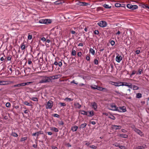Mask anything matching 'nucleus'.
<instances>
[{
  "instance_id": "obj_1",
  "label": "nucleus",
  "mask_w": 149,
  "mask_h": 149,
  "mask_svg": "<svg viewBox=\"0 0 149 149\" xmlns=\"http://www.w3.org/2000/svg\"><path fill=\"white\" fill-rule=\"evenodd\" d=\"M42 79L39 81V83H49L52 82L50 77L43 76Z\"/></svg>"
},
{
  "instance_id": "obj_2",
  "label": "nucleus",
  "mask_w": 149,
  "mask_h": 149,
  "mask_svg": "<svg viewBox=\"0 0 149 149\" xmlns=\"http://www.w3.org/2000/svg\"><path fill=\"white\" fill-rule=\"evenodd\" d=\"M110 106L112 108L111 109L108 108V109L110 110L113 111H117L119 112H122L121 110H120L119 109H118V107L116 106L114 103H113L111 104Z\"/></svg>"
},
{
  "instance_id": "obj_3",
  "label": "nucleus",
  "mask_w": 149,
  "mask_h": 149,
  "mask_svg": "<svg viewBox=\"0 0 149 149\" xmlns=\"http://www.w3.org/2000/svg\"><path fill=\"white\" fill-rule=\"evenodd\" d=\"M39 22L41 24H48L52 22V21L50 19H40L39 20Z\"/></svg>"
},
{
  "instance_id": "obj_4",
  "label": "nucleus",
  "mask_w": 149,
  "mask_h": 149,
  "mask_svg": "<svg viewBox=\"0 0 149 149\" xmlns=\"http://www.w3.org/2000/svg\"><path fill=\"white\" fill-rule=\"evenodd\" d=\"M98 25L101 27H105L107 25V22L104 21H101L99 22L97 24Z\"/></svg>"
},
{
  "instance_id": "obj_5",
  "label": "nucleus",
  "mask_w": 149,
  "mask_h": 149,
  "mask_svg": "<svg viewBox=\"0 0 149 149\" xmlns=\"http://www.w3.org/2000/svg\"><path fill=\"white\" fill-rule=\"evenodd\" d=\"M76 4L78 5L79 6H87L89 4L88 3L84 2H80L79 1H76Z\"/></svg>"
},
{
  "instance_id": "obj_6",
  "label": "nucleus",
  "mask_w": 149,
  "mask_h": 149,
  "mask_svg": "<svg viewBox=\"0 0 149 149\" xmlns=\"http://www.w3.org/2000/svg\"><path fill=\"white\" fill-rule=\"evenodd\" d=\"M53 102L51 100H49L47 103V107L46 108L51 109L53 106Z\"/></svg>"
},
{
  "instance_id": "obj_7",
  "label": "nucleus",
  "mask_w": 149,
  "mask_h": 149,
  "mask_svg": "<svg viewBox=\"0 0 149 149\" xmlns=\"http://www.w3.org/2000/svg\"><path fill=\"white\" fill-rule=\"evenodd\" d=\"M112 129H115L116 130H119L122 127L120 125H112L111 127Z\"/></svg>"
},
{
  "instance_id": "obj_8",
  "label": "nucleus",
  "mask_w": 149,
  "mask_h": 149,
  "mask_svg": "<svg viewBox=\"0 0 149 149\" xmlns=\"http://www.w3.org/2000/svg\"><path fill=\"white\" fill-rule=\"evenodd\" d=\"M43 132L42 131H40L38 132H36L35 133H33L32 134V135L33 136H35L36 135L38 136H39V134H43Z\"/></svg>"
},
{
  "instance_id": "obj_9",
  "label": "nucleus",
  "mask_w": 149,
  "mask_h": 149,
  "mask_svg": "<svg viewBox=\"0 0 149 149\" xmlns=\"http://www.w3.org/2000/svg\"><path fill=\"white\" fill-rule=\"evenodd\" d=\"M122 57L118 54L116 57V61L118 63H119L120 61L122 60Z\"/></svg>"
},
{
  "instance_id": "obj_10",
  "label": "nucleus",
  "mask_w": 149,
  "mask_h": 149,
  "mask_svg": "<svg viewBox=\"0 0 149 149\" xmlns=\"http://www.w3.org/2000/svg\"><path fill=\"white\" fill-rule=\"evenodd\" d=\"M134 131L140 136H142L143 135V132L139 130L136 128Z\"/></svg>"
},
{
  "instance_id": "obj_11",
  "label": "nucleus",
  "mask_w": 149,
  "mask_h": 149,
  "mask_svg": "<svg viewBox=\"0 0 149 149\" xmlns=\"http://www.w3.org/2000/svg\"><path fill=\"white\" fill-rule=\"evenodd\" d=\"M51 81H52V79H57L59 78L60 76L59 75H55L50 76Z\"/></svg>"
},
{
  "instance_id": "obj_12",
  "label": "nucleus",
  "mask_w": 149,
  "mask_h": 149,
  "mask_svg": "<svg viewBox=\"0 0 149 149\" xmlns=\"http://www.w3.org/2000/svg\"><path fill=\"white\" fill-rule=\"evenodd\" d=\"M91 105L92 106V107L95 110L97 108V103L95 102H94L93 103H91Z\"/></svg>"
},
{
  "instance_id": "obj_13",
  "label": "nucleus",
  "mask_w": 149,
  "mask_h": 149,
  "mask_svg": "<svg viewBox=\"0 0 149 149\" xmlns=\"http://www.w3.org/2000/svg\"><path fill=\"white\" fill-rule=\"evenodd\" d=\"M123 82L121 81H118L115 82V83L113 85L116 86H122L121 85H118V84H123Z\"/></svg>"
},
{
  "instance_id": "obj_14",
  "label": "nucleus",
  "mask_w": 149,
  "mask_h": 149,
  "mask_svg": "<svg viewBox=\"0 0 149 149\" xmlns=\"http://www.w3.org/2000/svg\"><path fill=\"white\" fill-rule=\"evenodd\" d=\"M119 108L120 110H122V111H122L121 112H124L127 111L126 107L125 106L120 107Z\"/></svg>"
},
{
  "instance_id": "obj_15",
  "label": "nucleus",
  "mask_w": 149,
  "mask_h": 149,
  "mask_svg": "<svg viewBox=\"0 0 149 149\" xmlns=\"http://www.w3.org/2000/svg\"><path fill=\"white\" fill-rule=\"evenodd\" d=\"M64 1L63 0H58L54 2L55 4L58 5L64 3Z\"/></svg>"
},
{
  "instance_id": "obj_16",
  "label": "nucleus",
  "mask_w": 149,
  "mask_h": 149,
  "mask_svg": "<svg viewBox=\"0 0 149 149\" xmlns=\"http://www.w3.org/2000/svg\"><path fill=\"white\" fill-rule=\"evenodd\" d=\"M74 106L76 108H77L79 109L81 107V105H80L79 103L77 102V103H74Z\"/></svg>"
},
{
  "instance_id": "obj_17",
  "label": "nucleus",
  "mask_w": 149,
  "mask_h": 149,
  "mask_svg": "<svg viewBox=\"0 0 149 149\" xmlns=\"http://www.w3.org/2000/svg\"><path fill=\"white\" fill-rule=\"evenodd\" d=\"M118 136L120 137L124 138H126L128 137V135L127 134H120Z\"/></svg>"
},
{
  "instance_id": "obj_18",
  "label": "nucleus",
  "mask_w": 149,
  "mask_h": 149,
  "mask_svg": "<svg viewBox=\"0 0 149 149\" xmlns=\"http://www.w3.org/2000/svg\"><path fill=\"white\" fill-rule=\"evenodd\" d=\"M138 72V74H140L142 73H143V68L142 67H140L139 68Z\"/></svg>"
},
{
  "instance_id": "obj_19",
  "label": "nucleus",
  "mask_w": 149,
  "mask_h": 149,
  "mask_svg": "<svg viewBox=\"0 0 149 149\" xmlns=\"http://www.w3.org/2000/svg\"><path fill=\"white\" fill-rule=\"evenodd\" d=\"M77 129L78 127L77 126L75 125L72 127L71 130H72L73 132L76 131H77Z\"/></svg>"
},
{
  "instance_id": "obj_20",
  "label": "nucleus",
  "mask_w": 149,
  "mask_h": 149,
  "mask_svg": "<svg viewBox=\"0 0 149 149\" xmlns=\"http://www.w3.org/2000/svg\"><path fill=\"white\" fill-rule=\"evenodd\" d=\"M89 113V114H88V116L89 117H92L94 115L93 111H88Z\"/></svg>"
},
{
  "instance_id": "obj_21",
  "label": "nucleus",
  "mask_w": 149,
  "mask_h": 149,
  "mask_svg": "<svg viewBox=\"0 0 149 149\" xmlns=\"http://www.w3.org/2000/svg\"><path fill=\"white\" fill-rule=\"evenodd\" d=\"M11 135L15 137H17L18 136V135L17 133L13 132H11Z\"/></svg>"
},
{
  "instance_id": "obj_22",
  "label": "nucleus",
  "mask_w": 149,
  "mask_h": 149,
  "mask_svg": "<svg viewBox=\"0 0 149 149\" xmlns=\"http://www.w3.org/2000/svg\"><path fill=\"white\" fill-rule=\"evenodd\" d=\"M89 52L91 53L92 55H94L95 54V51L93 49L91 48L89 49Z\"/></svg>"
},
{
  "instance_id": "obj_23",
  "label": "nucleus",
  "mask_w": 149,
  "mask_h": 149,
  "mask_svg": "<svg viewBox=\"0 0 149 149\" xmlns=\"http://www.w3.org/2000/svg\"><path fill=\"white\" fill-rule=\"evenodd\" d=\"M29 99L33 101H38V99L37 97H29Z\"/></svg>"
},
{
  "instance_id": "obj_24",
  "label": "nucleus",
  "mask_w": 149,
  "mask_h": 149,
  "mask_svg": "<svg viewBox=\"0 0 149 149\" xmlns=\"http://www.w3.org/2000/svg\"><path fill=\"white\" fill-rule=\"evenodd\" d=\"M142 94L140 93H139L136 94V97L137 98H140L141 97Z\"/></svg>"
},
{
  "instance_id": "obj_25",
  "label": "nucleus",
  "mask_w": 149,
  "mask_h": 149,
  "mask_svg": "<svg viewBox=\"0 0 149 149\" xmlns=\"http://www.w3.org/2000/svg\"><path fill=\"white\" fill-rule=\"evenodd\" d=\"M7 82L6 81H0V85H5L6 84V83Z\"/></svg>"
},
{
  "instance_id": "obj_26",
  "label": "nucleus",
  "mask_w": 149,
  "mask_h": 149,
  "mask_svg": "<svg viewBox=\"0 0 149 149\" xmlns=\"http://www.w3.org/2000/svg\"><path fill=\"white\" fill-rule=\"evenodd\" d=\"M86 125L87 124L86 123L82 124L80 125V128H84L86 127Z\"/></svg>"
},
{
  "instance_id": "obj_27",
  "label": "nucleus",
  "mask_w": 149,
  "mask_h": 149,
  "mask_svg": "<svg viewBox=\"0 0 149 149\" xmlns=\"http://www.w3.org/2000/svg\"><path fill=\"white\" fill-rule=\"evenodd\" d=\"M76 51L73 50V49H72L71 53V55L73 56H74L76 55Z\"/></svg>"
},
{
  "instance_id": "obj_28",
  "label": "nucleus",
  "mask_w": 149,
  "mask_h": 149,
  "mask_svg": "<svg viewBox=\"0 0 149 149\" xmlns=\"http://www.w3.org/2000/svg\"><path fill=\"white\" fill-rule=\"evenodd\" d=\"M23 103L27 106H32V104H31L29 103L27 101H26L23 102Z\"/></svg>"
},
{
  "instance_id": "obj_29",
  "label": "nucleus",
  "mask_w": 149,
  "mask_h": 149,
  "mask_svg": "<svg viewBox=\"0 0 149 149\" xmlns=\"http://www.w3.org/2000/svg\"><path fill=\"white\" fill-rule=\"evenodd\" d=\"M138 8V6L136 5H132V8H131V9L132 10L136 9H137Z\"/></svg>"
},
{
  "instance_id": "obj_30",
  "label": "nucleus",
  "mask_w": 149,
  "mask_h": 149,
  "mask_svg": "<svg viewBox=\"0 0 149 149\" xmlns=\"http://www.w3.org/2000/svg\"><path fill=\"white\" fill-rule=\"evenodd\" d=\"M51 129L55 132H57L58 131V130L57 128L55 127H52V129Z\"/></svg>"
},
{
  "instance_id": "obj_31",
  "label": "nucleus",
  "mask_w": 149,
  "mask_h": 149,
  "mask_svg": "<svg viewBox=\"0 0 149 149\" xmlns=\"http://www.w3.org/2000/svg\"><path fill=\"white\" fill-rule=\"evenodd\" d=\"M103 7L106 8H111V6H109L108 5L104 4L103 6Z\"/></svg>"
},
{
  "instance_id": "obj_32",
  "label": "nucleus",
  "mask_w": 149,
  "mask_h": 149,
  "mask_svg": "<svg viewBox=\"0 0 149 149\" xmlns=\"http://www.w3.org/2000/svg\"><path fill=\"white\" fill-rule=\"evenodd\" d=\"M58 62L57 61H55V62L52 65V70H53V69L54 65H58Z\"/></svg>"
},
{
  "instance_id": "obj_33",
  "label": "nucleus",
  "mask_w": 149,
  "mask_h": 149,
  "mask_svg": "<svg viewBox=\"0 0 149 149\" xmlns=\"http://www.w3.org/2000/svg\"><path fill=\"white\" fill-rule=\"evenodd\" d=\"M27 139V137H25L23 138H22L20 139V141L21 142L25 141Z\"/></svg>"
},
{
  "instance_id": "obj_34",
  "label": "nucleus",
  "mask_w": 149,
  "mask_h": 149,
  "mask_svg": "<svg viewBox=\"0 0 149 149\" xmlns=\"http://www.w3.org/2000/svg\"><path fill=\"white\" fill-rule=\"evenodd\" d=\"M82 111L83 112L81 113V114L86 115L88 116V112H87V111Z\"/></svg>"
},
{
  "instance_id": "obj_35",
  "label": "nucleus",
  "mask_w": 149,
  "mask_h": 149,
  "mask_svg": "<svg viewBox=\"0 0 149 149\" xmlns=\"http://www.w3.org/2000/svg\"><path fill=\"white\" fill-rule=\"evenodd\" d=\"M132 88L134 90H137L139 89V87L135 85H133L132 86Z\"/></svg>"
},
{
  "instance_id": "obj_36",
  "label": "nucleus",
  "mask_w": 149,
  "mask_h": 149,
  "mask_svg": "<svg viewBox=\"0 0 149 149\" xmlns=\"http://www.w3.org/2000/svg\"><path fill=\"white\" fill-rule=\"evenodd\" d=\"M21 47V49L22 50H24L25 49V46L24 44V43H23L22 44Z\"/></svg>"
},
{
  "instance_id": "obj_37",
  "label": "nucleus",
  "mask_w": 149,
  "mask_h": 149,
  "mask_svg": "<svg viewBox=\"0 0 149 149\" xmlns=\"http://www.w3.org/2000/svg\"><path fill=\"white\" fill-rule=\"evenodd\" d=\"M132 5L131 4H128L127 5V8L131 9L132 8Z\"/></svg>"
},
{
  "instance_id": "obj_38",
  "label": "nucleus",
  "mask_w": 149,
  "mask_h": 149,
  "mask_svg": "<svg viewBox=\"0 0 149 149\" xmlns=\"http://www.w3.org/2000/svg\"><path fill=\"white\" fill-rule=\"evenodd\" d=\"M97 89H96L98 90L99 91H102V90H103V88L102 87L97 86Z\"/></svg>"
},
{
  "instance_id": "obj_39",
  "label": "nucleus",
  "mask_w": 149,
  "mask_h": 149,
  "mask_svg": "<svg viewBox=\"0 0 149 149\" xmlns=\"http://www.w3.org/2000/svg\"><path fill=\"white\" fill-rule=\"evenodd\" d=\"M121 85L122 86H127L131 88H132V86L131 85H128V84H121Z\"/></svg>"
},
{
  "instance_id": "obj_40",
  "label": "nucleus",
  "mask_w": 149,
  "mask_h": 149,
  "mask_svg": "<svg viewBox=\"0 0 149 149\" xmlns=\"http://www.w3.org/2000/svg\"><path fill=\"white\" fill-rule=\"evenodd\" d=\"M6 58H4L3 57H2L0 58V60L2 61L5 62L6 61Z\"/></svg>"
},
{
  "instance_id": "obj_41",
  "label": "nucleus",
  "mask_w": 149,
  "mask_h": 149,
  "mask_svg": "<svg viewBox=\"0 0 149 149\" xmlns=\"http://www.w3.org/2000/svg\"><path fill=\"white\" fill-rule=\"evenodd\" d=\"M6 106L7 107H10L11 106V104L10 103L7 102L6 104Z\"/></svg>"
},
{
  "instance_id": "obj_42",
  "label": "nucleus",
  "mask_w": 149,
  "mask_h": 149,
  "mask_svg": "<svg viewBox=\"0 0 149 149\" xmlns=\"http://www.w3.org/2000/svg\"><path fill=\"white\" fill-rule=\"evenodd\" d=\"M131 127L132 129L133 130H134V131H135V130L136 129V128L135 127V126L134 125H132L131 126Z\"/></svg>"
},
{
  "instance_id": "obj_43",
  "label": "nucleus",
  "mask_w": 149,
  "mask_h": 149,
  "mask_svg": "<svg viewBox=\"0 0 149 149\" xmlns=\"http://www.w3.org/2000/svg\"><path fill=\"white\" fill-rule=\"evenodd\" d=\"M94 63L95 64L97 65L98 63V61L97 59H95L94 61Z\"/></svg>"
},
{
  "instance_id": "obj_44",
  "label": "nucleus",
  "mask_w": 149,
  "mask_h": 149,
  "mask_svg": "<svg viewBox=\"0 0 149 149\" xmlns=\"http://www.w3.org/2000/svg\"><path fill=\"white\" fill-rule=\"evenodd\" d=\"M121 4L119 3H116L115 4V6L116 7H120Z\"/></svg>"
},
{
  "instance_id": "obj_45",
  "label": "nucleus",
  "mask_w": 149,
  "mask_h": 149,
  "mask_svg": "<svg viewBox=\"0 0 149 149\" xmlns=\"http://www.w3.org/2000/svg\"><path fill=\"white\" fill-rule=\"evenodd\" d=\"M97 86L95 85L94 86H91V87L92 89L95 90L97 89Z\"/></svg>"
},
{
  "instance_id": "obj_46",
  "label": "nucleus",
  "mask_w": 149,
  "mask_h": 149,
  "mask_svg": "<svg viewBox=\"0 0 149 149\" xmlns=\"http://www.w3.org/2000/svg\"><path fill=\"white\" fill-rule=\"evenodd\" d=\"M20 87L19 84L13 86H12L11 87L12 88H13L16 87Z\"/></svg>"
},
{
  "instance_id": "obj_47",
  "label": "nucleus",
  "mask_w": 149,
  "mask_h": 149,
  "mask_svg": "<svg viewBox=\"0 0 149 149\" xmlns=\"http://www.w3.org/2000/svg\"><path fill=\"white\" fill-rule=\"evenodd\" d=\"M58 65L59 67L61 68L62 65V62L61 61L58 62Z\"/></svg>"
},
{
  "instance_id": "obj_48",
  "label": "nucleus",
  "mask_w": 149,
  "mask_h": 149,
  "mask_svg": "<svg viewBox=\"0 0 149 149\" xmlns=\"http://www.w3.org/2000/svg\"><path fill=\"white\" fill-rule=\"evenodd\" d=\"M115 92L117 93L118 95H123V93H122L121 94V93L119 92V91H115Z\"/></svg>"
},
{
  "instance_id": "obj_49",
  "label": "nucleus",
  "mask_w": 149,
  "mask_h": 149,
  "mask_svg": "<svg viewBox=\"0 0 149 149\" xmlns=\"http://www.w3.org/2000/svg\"><path fill=\"white\" fill-rule=\"evenodd\" d=\"M65 100L68 101H72L73 100L72 99L68 98H66Z\"/></svg>"
},
{
  "instance_id": "obj_50",
  "label": "nucleus",
  "mask_w": 149,
  "mask_h": 149,
  "mask_svg": "<svg viewBox=\"0 0 149 149\" xmlns=\"http://www.w3.org/2000/svg\"><path fill=\"white\" fill-rule=\"evenodd\" d=\"M59 104H60L61 106H66V104L64 103L60 102Z\"/></svg>"
},
{
  "instance_id": "obj_51",
  "label": "nucleus",
  "mask_w": 149,
  "mask_h": 149,
  "mask_svg": "<svg viewBox=\"0 0 149 149\" xmlns=\"http://www.w3.org/2000/svg\"><path fill=\"white\" fill-rule=\"evenodd\" d=\"M59 124L60 125H63L64 124V123L63 121H59L58 122Z\"/></svg>"
},
{
  "instance_id": "obj_52",
  "label": "nucleus",
  "mask_w": 149,
  "mask_h": 149,
  "mask_svg": "<svg viewBox=\"0 0 149 149\" xmlns=\"http://www.w3.org/2000/svg\"><path fill=\"white\" fill-rule=\"evenodd\" d=\"M119 148L121 149H125V146H119Z\"/></svg>"
},
{
  "instance_id": "obj_53",
  "label": "nucleus",
  "mask_w": 149,
  "mask_h": 149,
  "mask_svg": "<svg viewBox=\"0 0 149 149\" xmlns=\"http://www.w3.org/2000/svg\"><path fill=\"white\" fill-rule=\"evenodd\" d=\"M90 148L93 149H95L97 148V147L96 146H90Z\"/></svg>"
},
{
  "instance_id": "obj_54",
  "label": "nucleus",
  "mask_w": 149,
  "mask_h": 149,
  "mask_svg": "<svg viewBox=\"0 0 149 149\" xmlns=\"http://www.w3.org/2000/svg\"><path fill=\"white\" fill-rule=\"evenodd\" d=\"M32 38V35H29L28 37V39L29 40H31Z\"/></svg>"
},
{
  "instance_id": "obj_55",
  "label": "nucleus",
  "mask_w": 149,
  "mask_h": 149,
  "mask_svg": "<svg viewBox=\"0 0 149 149\" xmlns=\"http://www.w3.org/2000/svg\"><path fill=\"white\" fill-rule=\"evenodd\" d=\"M143 6H142V7L143 8H149L148 6H147V5H145L144 4H143Z\"/></svg>"
},
{
  "instance_id": "obj_56",
  "label": "nucleus",
  "mask_w": 149,
  "mask_h": 149,
  "mask_svg": "<svg viewBox=\"0 0 149 149\" xmlns=\"http://www.w3.org/2000/svg\"><path fill=\"white\" fill-rule=\"evenodd\" d=\"M25 83H23L21 84H19V86H25Z\"/></svg>"
},
{
  "instance_id": "obj_57",
  "label": "nucleus",
  "mask_w": 149,
  "mask_h": 149,
  "mask_svg": "<svg viewBox=\"0 0 149 149\" xmlns=\"http://www.w3.org/2000/svg\"><path fill=\"white\" fill-rule=\"evenodd\" d=\"M109 118H111V119L113 120H115L116 119L115 117L113 115H112V117H109Z\"/></svg>"
},
{
  "instance_id": "obj_58",
  "label": "nucleus",
  "mask_w": 149,
  "mask_h": 149,
  "mask_svg": "<svg viewBox=\"0 0 149 149\" xmlns=\"http://www.w3.org/2000/svg\"><path fill=\"white\" fill-rule=\"evenodd\" d=\"M94 33L95 34L98 35L99 33V32L98 30H95V31Z\"/></svg>"
},
{
  "instance_id": "obj_59",
  "label": "nucleus",
  "mask_w": 149,
  "mask_h": 149,
  "mask_svg": "<svg viewBox=\"0 0 149 149\" xmlns=\"http://www.w3.org/2000/svg\"><path fill=\"white\" fill-rule=\"evenodd\" d=\"M86 59L87 61H90V56H87L86 57Z\"/></svg>"
},
{
  "instance_id": "obj_60",
  "label": "nucleus",
  "mask_w": 149,
  "mask_h": 149,
  "mask_svg": "<svg viewBox=\"0 0 149 149\" xmlns=\"http://www.w3.org/2000/svg\"><path fill=\"white\" fill-rule=\"evenodd\" d=\"M110 43L112 45H113L115 44V42L113 40H111V41Z\"/></svg>"
},
{
  "instance_id": "obj_61",
  "label": "nucleus",
  "mask_w": 149,
  "mask_h": 149,
  "mask_svg": "<svg viewBox=\"0 0 149 149\" xmlns=\"http://www.w3.org/2000/svg\"><path fill=\"white\" fill-rule=\"evenodd\" d=\"M77 55L79 56L80 57L82 55V53L81 52H78L77 53Z\"/></svg>"
},
{
  "instance_id": "obj_62",
  "label": "nucleus",
  "mask_w": 149,
  "mask_h": 149,
  "mask_svg": "<svg viewBox=\"0 0 149 149\" xmlns=\"http://www.w3.org/2000/svg\"><path fill=\"white\" fill-rule=\"evenodd\" d=\"M54 116L58 118L59 117V115L57 114H55L54 115Z\"/></svg>"
},
{
  "instance_id": "obj_63",
  "label": "nucleus",
  "mask_w": 149,
  "mask_h": 149,
  "mask_svg": "<svg viewBox=\"0 0 149 149\" xmlns=\"http://www.w3.org/2000/svg\"><path fill=\"white\" fill-rule=\"evenodd\" d=\"M70 83L71 84L74 83V84H75L77 85L78 84V83H76L75 82V81L74 80H73L72 81H71L70 82Z\"/></svg>"
},
{
  "instance_id": "obj_64",
  "label": "nucleus",
  "mask_w": 149,
  "mask_h": 149,
  "mask_svg": "<svg viewBox=\"0 0 149 149\" xmlns=\"http://www.w3.org/2000/svg\"><path fill=\"white\" fill-rule=\"evenodd\" d=\"M140 51L139 50H137L136 52V54H139L140 53Z\"/></svg>"
}]
</instances>
